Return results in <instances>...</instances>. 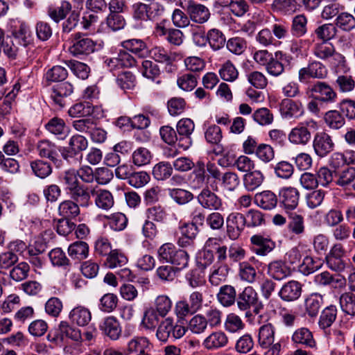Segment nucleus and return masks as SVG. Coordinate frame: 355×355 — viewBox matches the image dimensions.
Returning <instances> with one entry per match:
<instances>
[{
    "mask_svg": "<svg viewBox=\"0 0 355 355\" xmlns=\"http://www.w3.org/2000/svg\"><path fill=\"white\" fill-rule=\"evenodd\" d=\"M94 202L96 207L102 210H110L114 204L112 194L107 190L94 191Z\"/></svg>",
    "mask_w": 355,
    "mask_h": 355,
    "instance_id": "32",
    "label": "nucleus"
},
{
    "mask_svg": "<svg viewBox=\"0 0 355 355\" xmlns=\"http://www.w3.org/2000/svg\"><path fill=\"white\" fill-rule=\"evenodd\" d=\"M317 122L311 119L299 123L288 135V141L295 145L306 146L311 140L312 132L318 129Z\"/></svg>",
    "mask_w": 355,
    "mask_h": 355,
    "instance_id": "3",
    "label": "nucleus"
},
{
    "mask_svg": "<svg viewBox=\"0 0 355 355\" xmlns=\"http://www.w3.org/2000/svg\"><path fill=\"white\" fill-rule=\"evenodd\" d=\"M102 332L112 340H117L121 334V328L119 321L114 316L105 318L99 324Z\"/></svg>",
    "mask_w": 355,
    "mask_h": 355,
    "instance_id": "23",
    "label": "nucleus"
},
{
    "mask_svg": "<svg viewBox=\"0 0 355 355\" xmlns=\"http://www.w3.org/2000/svg\"><path fill=\"white\" fill-rule=\"evenodd\" d=\"M159 323V315L156 311L150 307L144 312L141 325L146 329L154 330Z\"/></svg>",
    "mask_w": 355,
    "mask_h": 355,
    "instance_id": "47",
    "label": "nucleus"
},
{
    "mask_svg": "<svg viewBox=\"0 0 355 355\" xmlns=\"http://www.w3.org/2000/svg\"><path fill=\"white\" fill-rule=\"evenodd\" d=\"M239 275L242 281L249 284L255 282L257 277L256 269L248 261H243L239 263Z\"/></svg>",
    "mask_w": 355,
    "mask_h": 355,
    "instance_id": "43",
    "label": "nucleus"
},
{
    "mask_svg": "<svg viewBox=\"0 0 355 355\" xmlns=\"http://www.w3.org/2000/svg\"><path fill=\"white\" fill-rule=\"evenodd\" d=\"M94 107L88 102L78 103L71 106L68 113L71 117H83L93 114Z\"/></svg>",
    "mask_w": 355,
    "mask_h": 355,
    "instance_id": "50",
    "label": "nucleus"
},
{
    "mask_svg": "<svg viewBox=\"0 0 355 355\" xmlns=\"http://www.w3.org/2000/svg\"><path fill=\"white\" fill-rule=\"evenodd\" d=\"M272 6L284 15H292L297 10L296 0H274Z\"/></svg>",
    "mask_w": 355,
    "mask_h": 355,
    "instance_id": "54",
    "label": "nucleus"
},
{
    "mask_svg": "<svg viewBox=\"0 0 355 355\" xmlns=\"http://www.w3.org/2000/svg\"><path fill=\"white\" fill-rule=\"evenodd\" d=\"M279 110L282 116L286 119H297L304 114L302 103L289 98H284L282 101Z\"/></svg>",
    "mask_w": 355,
    "mask_h": 355,
    "instance_id": "12",
    "label": "nucleus"
},
{
    "mask_svg": "<svg viewBox=\"0 0 355 355\" xmlns=\"http://www.w3.org/2000/svg\"><path fill=\"white\" fill-rule=\"evenodd\" d=\"M302 294L301 284L295 280L285 283L278 293L279 297L284 302H293L297 300Z\"/></svg>",
    "mask_w": 355,
    "mask_h": 355,
    "instance_id": "20",
    "label": "nucleus"
},
{
    "mask_svg": "<svg viewBox=\"0 0 355 355\" xmlns=\"http://www.w3.org/2000/svg\"><path fill=\"white\" fill-rule=\"evenodd\" d=\"M148 346V340L147 338L144 337L132 338L128 343L125 354L128 355L133 353L136 355H148L145 351Z\"/></svg>",
    "mask_w": 355,
    "mask_h": 355,
    "instance_id": "34",
    "label": "nucleus"
},
{
    "mask_svg": "<svg viewBox=\"0 0 355 355\" xmlns=\"http://www.w3.org/2000/svg\"><path fill=\"white\" fill-rule=\"evenodd\" d=\"M33 173L40 178H45L52 172L51 164L45 161L37 159L31 162Z\"/></svg>",
    "mask_w": 355,
    "mask_h": 355,
    "instance_id": "52",
    "label": "nucleus"
},
{
    "mask_svg": "<svg viewBox=\"0 0 355 355\" xmlns=\"http://www.w3.org/2000/svg\"><path fill=\"white\" fill-rule=\"evenodd\" d=\"M168 195L176 203L179 205H185L193 198L192 193L182 189H169Z\"/></svg>",
    "mask_w": 355,
    "mask_h": 355,
    "instance_id": "59",
    "label": "nucleus"
},
{
    "mask_svg": "<svg viewBox=\"0 0 355 355\" xmlns=\"http://www.w3.org/2000/svg\"><path fill=\"white\" fill-rule=\"evenodd\" d=\"M58 212L64 218H73L79 215L80 206L71 200H66L59 205Z\"/></svg>",
    "mask_w": 355,
    "mask_h": 355,
    "instance_id": "36",
    "label": "nucleus"
},
{
    "mask_svg": "<svg viewBox=\"0 0 355 355\" xmlns=\"http://www.w3.org/2000/svg\"><path fill=\"white\" fill-rule=\"evenodd\" d=\"M71 200L76 202L80 207H87L91 205V194L94 193V189L83 184L67 193Z\"/></svg>",
    "mask_w": 355,
    "mask_h": 355,
    "instance_id": "19",
    "label": "nucleus"
},
{
    "mask_svg": "<svg viewBox=\"0 0 355 355\" xmlns=\"http://www.w3.org/2000/svg\"><path fill=\"white\" fill-rule=\"evenodd\" d=\"M307 92L319 94L320 100L323 102H334L337 97L336 92L325 82L318 81L310 85L307 88Z\"/></svg>",
    "mask_w": 355,
    "mask_h": 355,
    "instance_id": "16",
    "label": "nucleus"
},
{
    "mask_svg": "<svg viewBox=\"0 0 355 355\" xmlns=\"http://www.w3.org/2000/svg\"><path fill=\"white\" fill-rule=\"evenodd\" d=\"M291 56L282 51H277L272 60L265 67L268 74L274 77L281 76L284 71V66L282 62H289Z\"/></svg>",
    "mask_w": 355,
    "mask_h": 355,
    "instance_id": "14",
    "label": "nucleus"
},
{
    "mask_svg": "<svg viewBox=\"0 0 355 355\" xmlns=\"http://www.w3.org/2000/svg\"><path fill=\"white\" fill-rule=\"evenodd\" d=\"M334 25L344 31H351L355 28V17L352 14L342 10L335 19Z\"/></svg>",
    "mask_w": 355,
    "mask_h": 355,
    "instance_id": "40",
    "label": "nucleus"
},
{
    "mask_svg": "<svg viewBox=\"0 0 355 355\" xmlns=\"http://www.w3.org/2000/svg\"><path fill=\"white\" fill-rule=\"evenodd\" d=\"M221 186L225 189L232 191L239 185L240 179L239 175L232 171L224 173L220 179Z\"/></svg>",
    "mask_w": 355,
    "mask_h": 355,
    "instance_id": "56",
    "label": "nucleus"
},
{
    "mask_svg": "<svg viewBox=\"0 0 355 355\" xmlns=\"http://www.w3.org/2000/svg\"><path fill=\"white\" fill-rule=\"evenodd\" d=\"M207 42L214 51H217L224 46L226 38L220 31L212 28L207 32Z\"/></svg>",
    "mask_w": 355,
    "mask_h": 355,
    "instance_id": "45",
    "label": "nucleus"
},
{
    "mask_svg": "<svg viewBox=\"0 0 355 355\" xmlns=\"http://www.w3.org/2000/svg\"><path fill=\"white\" fill-rule=\"evenodd\" d=\"M313 54L320 60H328L333 59L337 63L345 62V57L336 51L334 46L327 42H320L314 44Z\"/></svg>",
    "mask_w": 355,
    "mask_h": 355,
    "instance_id": "9",
    "label": "nucleus"
},
{
    "mask_svg": "<svg viewBox=\"0 0 355 355\" xmlns=\"http://www.w3.org/2000/svg\"><path fill=\"white\" fill-rule=\"evenodd\" d=\"M71 44L69 51L74 56L87 55L96 49V42L80 32L71 35Z\"/></svg>",
    "mask_w": 355,
    "mask_h": 355,
    "instance_id": "5",
    "label": "nucleus"
},
{
    "mask_svg": "<svg viewBox=\"0 0 355 355\" xmlns=\"http://www.w3.org/2000/svg\"><path fill=\"white\" fill-rule=\"evenodd\" d=\"M218 301L224 306L233 304L236 300L235 288L230 285H225L220 287L217 295Z\"/></svg>",
    "mask_w": 355,
    "mask_h": 355,
    "instance_id": "44",
    "label": "nucleus"
},
{
    "mask_svg": "<svg viewBox=\"0 0 355 355\" xmlns=\"http://www.w3.org/2000/svg\"><path fill=\"white\" fill-rule=\"evenodd\" d=\"M245 217L239 212H233L226 219V234L228 238L235 241L239 238L246 225Z\"/></svg>",
    "mask_w": 355,
    "mask_h": 355,
    "instance_id": "7",
    "label": "nucleus"
},
{
    "mask_svg": "<svg viewBox=\"0 0 355 355\" xmlns=\"http://www.w3.org/2000/svg\"><path fill=\"white\" fill-rule=\"evenodd\" d=\"M150 55L156 62L164 63L167 65L171 64L175 60V55L169 53L163 47L155 46L150 51Z\"/></svg>",
    "mask_w": 355,
    "mask_h": 355,
    "instance_id": "42",
    "label": "nucleus"
},
{
    "mask_svg": "<svg viewBox=\"0 0 355 355\" xmlns=\"http://www.w3.org/2000/svg\"><path fill=\"white\" fill-rule=\"evenodd\" d=\"M337 315V309L334 305L326 307L321 313L319 325L322 329L329 327L335 321Z\"/></svg>",
    "mask_w": 355,
    "mask_h": 355,
    "instance_id": "49",
    "label": "nucleus"
},
{
    "mask_svg": "<svg viewBox=\"0 0 355 355\" xmlns=\"http://www.w3.org/2000/svg\"><path fill=\"white\" fill-rule=\"evenodd\" d=\"M291 341L295 345H302L311 349L315 348L317 345L313 333L306 327L295 329L291 336Z\"/></svg>",
    "mask_w": 355,
    "mask_h": 355,
    "instance_id": "18",
    "label": "nucleus"
},
{
    "mask_svg": "<svg viewBox=\"0 0 355 355\" xmlns=\"http://www.w3.org/2000/svg\"><path fill=\"white\" fill-rule=\"evenodd\" d=\"M229 339L223 331H215L207 336L202 342V346L207 350H216L225 347Z\"/></svg>",
    "mask_w": 355,
    "mask_h": 355,
    "instance_id": "21",
    "label": "nucleus"
},
{
    "mask_svg": "<svg viewBox=\"0 0 355 355\" xmlns=\"http://www.w3.org/2000/svg\"><path fill=\"white\" fill-rule=\"evenodd\" d=\"M238 308L241 311H246L254 308V312L259 313L263 306L259 301L258 294L252 286H248L244 288L243 291L239 294L236 299Z\"/></svg>",
    "mask_w": 355,
    "mask_h": 355,
    "instance_id": "6",
    "label": "nucleus"
},
{
    "mask_svg": "<svg viewBox=\"0 0 355 355\" xmlns=\"http://www.w3.org/2000/svg\"><path fill=\"white\" fill-rule=\"evenodd\" d=\"M275 328L270 324L260 327L258 334V343L263 349H267L275 344Z\"/></svg>",
    "mask_w": 355,
    "mask_h": 355,
    "instance_id": "26",
    "label": "nucleus"
},
{
    "mask_svg": "<svg viewBox=\"0 0 355 355\" xmlns=\"http://www.w3.org/2000/svg\"><path fill=\"white\" fill-rule=\"evenodd\" d=\"M195 129V123L189 118L180 119L176 125V131L179 136V147L187 150L192 145L191 135Z\"/></svg>",
    "mask_w": 355,
    "mask_h": 355,
    "instance_id": "8",
    "label": "nucleus"
},
{
    "mask_svg": "<svg viewBox=\"0 0 355 355\" xmlns=\"http://www.w3.org/2000/svg\"><path fill=\"white\" fill-rule=\"evenodd\" d=\"M324 121L329 128L334 130L340 129L345 123L344 117L337 110H330L326 112Z\"/></svg>",
    "mask_w": 355,
    "mask_h": 355,
    "instance_id": "48",
    "label": "nucleus"
},
{
    "mask_svg": "<svg viewBox=\"0 0 355 355\" xmlns=\"http://www.w3.org/2000/svg\"><path fill=\"white\" fill-rule=\"evenodd\" d=\"M173 171V168L168 162H159L153 168V175L158 180H164L168 178Z\"/></svg>",
    "mask_w": 355,
    "mask_h": 355,
    "instance_id": "61",
    "label": "nucleus"
},
{
    "mask_svg": "<svg viewBox=\"0 0 355 355\" xmlns=\"http://www.w3.org/2000/svg\"><path fill=\"white\" fill-rule=\"evenodd\" d=\"M306 254L304 246L298 245L289 250L284 256V262L291 265L298 264Z\"/></svg>",
    "mask_w": 355,
    "mask_h": 355,
    "instance_id": "58",
    "label": "nucleus"
},
{
    "mask_svg": "<svg viewBox=\"0 0 355 355\" xmlns=\"http://www.w3.org/2000/svg\"><path fill=\"white\" fill-rule=\"evenodd\" d=\"M68 254L73 259H85L89 254V246L84 241L74 242L69 246Z\"/></svg>",
    "mask_w": 355,
    "mask_h": 355,
    "instance_id": "38",
    "label": "nucleus"
},
{
    "mask_svg": "<svg viewBox=\"0 0 355 355\" xmlns=\"http://www.w3.org/2000/svg\"><path fill=\"white\" fill-rule=\"evenodd\" d=\"M152 158L151 153L148 149L139 147L132 154V163L137 166H143L148 164Z\"/></svg>",
    "mask_w": 355,
    "mask_h": 355,
    "instance_id": "51",
    "label": "nucleus"
},
{
    "mask_svg": "<svg viewBox=\"0 0 355 355\" xmlns=\"http://www.w3.org/2000/svg\"><path fill=\"white\" fill-rule=\"evenodd\" d=\"M192 174V184L195 188H202L207 185L210 178L220 180L221 178L219 168L211 162L206 164L202 162H198Z\"/></svg>",
    "mask_w": 355,
    "mask_h": 355,
    "instance_id": "2",
    "label": "nucleus"
},
{
    "mask_svg": "<svg viewBox=\"0 0 355 355\" xmlns=\"http://www.w3.org/2000/svg\"><path fill=\"white\" fill-rule=\"evenodd\" d=\"M128 259L119 250H113L107 257L105 265L109 268L121 267L126 264Z\"/></svg>",
    "mask_w": 355,
    "mask_h": 355,
    "instance_id": "46",
    "label": "nucleus"
},
{
    "mask_svg": "<svg viewBox=\"0 0 355 355\" xmlns=\"http://www.w3.org/2000/svg\"><path fill=\"white\" fill-rule=\"evenodd\" d=\"M69 318L73 324L85 327L92 320V313L87 308L77 306L71 310L69 313Z\"/></svg>",
    "mask_w": 355,
    "mask_h": 355,
    "instance_id": "24",
    "label": "nucleus"
},
{
    "mask_svg": "<svg viewBox=\"0 0 355 355\" xmlns=\"http://www.w3.org/2000/svg\"><path fill=\"white\" fill-rule=\"evenodd\" d=\"M250 241L254 246L253 252L259 256L267 255L275 248V243L270 239L261 234L252 236Z\"/></svg>",
    "mask_w": 355,
    "mask_h": 355,
    "instance_id": "22",
    "label": "nucleus"
},
{
    "mask_svg": "<svg viewBox=\"0 0 355 355\" xmlns=\"http://www.w3.org/2000/svg\"><path fill=\"white\" fill-rule=\"evenodd\" d=\"M187 331V329L179 324L175 322L172 318H166L163 320L158 325L156 331L157 338L163 343H166L169 338H181Z\"/></svg>",
    "mask_w": 355,
    "mask_h": 355,
    "instance_id": "4",
    "label": "nucleus"
},
{
    "mask_svg": "<svg viewBox=\"0 0 355 355\" xmlns=\"http://www.w3.org/2000/svg\"><path fill=\"white\" fill-rule=\"evenodd\" d=\"M313 147L318 156L324 157L333 151L335 144L331 136L325 132H320L314 136Z\"/></svg>",
    "mask_w": 355,
    "mask_h": 355,
    "instance_id": "10",
    "label": "nucleus"
},
{
    "mask_svg": "<svg viewBox=\"0 0 355 355\" xmlns=\"http://www.w3.org/2000/svg\"><path fill=\"white\" fill-rule=\"evenodd\" d=\"M12 34L22 46H27L33 40L30 26L25 22H21L19 26H16Z\"/></svg>",
    "mask_w": 355,
    "mask_h": 355,
    "instance_id": "30",
    "label": "nucleus"
},
{
    "mask_svg": "<svg viewBox=\"0 0 355 355\" xmlns=\"http://www.w3.org/2000/svg\"><path fill=\"white\" fill-rule=\"evenodd\" d=\"M290 268L284 261L276 260L271 261L268 265L267 274L271 278L281 281L291 275Z\"/></svg>",
    "mask_w": 355,
    "mask_h": 355,
    "instance_id": "25",
    "label": "nucleus"
},
{
    "mask_svg": "<svg viewBox=\"0 0 355 355\" xmlns=\"http://www.w3.org/2000/svg\"><path fill=\"white\" fill-rule=\"evenodd\" d=\"M340 305L343 312L348 315H355V295L345 293L340 297Z\"/></svg>",
    "mask_w": 355,
    "mask_h": 355,
    "instance_id": "62",
    "label": "nucleus"
},
{
    "mask_svg": "<svg viewBox=\"0 0 355 355\" xmlns=\"http://www.w3.org/2000/svg\"><path fill=\"white\" fill-rule=\"evenodd\" d=\"M207 326L205 317L198 314L189 320L188 328L193 334H199L203 333L207 329Z\"/></svg>",
    "mask_w": 355,
    "mask_h": 355,
    "instance_id": "63",
    "label": "nucleus"
},
{
    "mask_svg": "<svg viewBox=\"0 0 355 355\" xmlns=\"http://www.w3.org/2000/svg\"><path fill=\"white\" fill-rule=\"evenodd\" d=\"M265 177L259 170H254L243 176V185L248 191H254L263 182Z\"/></svg>",
    "mask_w": 355,
    "mask_h": 355,
    "instance_id": "31",
    "label": "nucleus"
},
{
    "mask_svg": "<svg viewBox=\"0 0 355 355\" xmlns=\"http://www.w3.org/2000/svg\"><path fill=\"white\" fill-rule=\"evenodd\" d=\"M197 200L204 209L217 211L222 208L221 198L207 187L202 189L197 196Z\"/></svg>",
    "mask_w": 355,
    "mask_h": 355,
    "instance_id": "11",
    "label": "nucleus"
},
{
    "mask_svg": "<svg viewBox=\"0 0 355 355\" xmlns=\"http://www.w3.org/2000/svg\"><path fill=\"white\" fill-rule=\"evenodd\" d=\"M187 11L190 19L198 24H204L210 17L209 10L204 5L189 1L187 3Z\"/></svg>",
    "mask_w": 355,
    "mask_h": 355,
    "instance_id": "17",
    "label": "nucleus"
},
{
    "mask_svg": "<svg viewBox=\"0 0 355 355\" xmlns=\"http://www.w3.org/2000/svg\"><path fill=\"white\" fill-rule=\"evenodd\" d=\"M337 28L333 24H324L319 26L314 31V33L318 39L321 42H329L331 40L334 38L337 34Z\"/></svg>",
    "mask_w": 355,
    "mask_h": 355,
    "instance_id": "41",
    "label": "nucleus"
},
{
    "mask_svg": "<svg viewBox=\"0 0 355 355\" xmlns=\"http://www.w3.org/2000/svg\"><path fill=\"white\" fill-rule=\"evenodd\" d=\"M157 252L161 259L171 263L177 271L184 269L189 265L188 253L183 250L177 249L173 243L163 244L159 247Z\"/></svg>",
    "mask_w": 355,
    "mask_h": 355,
    "instance_id": "1",
    "label": "nucleus"
},
{
    "mask_svg": "<svg viewBox=\"0 0 355 355\" xmlns=\"http://www.w3.org/2000/svg\"><path fill=\"white\" fill-rule=\"evenodd\" d=\"M227 275V266L221 263H216L210 269L209 282L211 285L217 286L225 280Z\"/></svg>",
    "mask_w": 355,
    "mask_h": 355,
    "instance_id": "39",
    "label": "nucleus"
},
{
    "mask_svg": "<svg viewBox=\"0 0 355 355\" xmlns=\"http://www.w3.org/2000/svg\"><path fill=\"white\" fill-rule=\"evenodd\" d=\"M49 257L53 266H69L70 261L67 257L65 253L60 248L51 250L49 253Z\"/></svg>",
    "mask_w": 355,
    "mask_h": 355,
    "instance_id": "60",
    "label": "nucleus"
},
{
    "mask_svg": "<svg viewBox=\"0 0 355 355\" xmlns=\"http://www.w3.org/2000/svg\"><path fill=\"white\" fill-rule=\"evenodd\" d=\"M73 92V86L69 82L58 84L52 88L51 98L60 108L66 105V98Z\"/></svg>",
    "mask_w": 355,
    "mask_h": 355,
    "instance_id": "15",
    "label": "nucleus"
},
{
    "mask_svg": "<svg viewBox=\"0 0 355 355\" xmlns=\"http://www.w3.org/2000/svg\"><path fill=\"white\" fill-rule=\"evenodd\" d=\"M254 201L258 207L265 210H271L277 206L278 200L271 191H263L254 196Z\"/></svg>",
    "mask_w": 355,
    "mask_h": 355,
    "instance_id": "27",
    "label": "nucleus"
},
{
    "mask_svg": "<svg viewBox=\"0 0 355 355\" xmlns=\"http://www.w3.org/2000/svg\"><path fill=\"white\" fill-rule=\"evenodd\" d=\"M335 85L342 93H348L352 92L355 88V80L350 75L338 76Z\"/></svg>",
    "mask_w": 355,
    "mask_h": 355,
    "instance_id": "55",
    "label": "nucleus"
},
{
    "mask_svg": "<svg viewBox=\"0 0 355 355\" xmlns=\"http://www.w3.org/2000/svg\"><path fill=\"white\" fill-rule=\"evenodd\" d=\"M153 309L159 316L164 318L171 310L172 302L167 295H161L156 297Z\"/></svg>",
    "mask_w": 355,
    "mask_h": 355,
    "instance_id": "53",
    "label": "nucleus"
},
{
    "mask_svg": "<svg viewBox=\"0 0 355 355\" xmlns=\"http://www.w3.org/2000/svg\"><path fill=\"white\" fill-rule=\"evenodd\" d=\"M288 218V229L289 232L297 237H301L305 232L304 218L296 213H291Z\"/></svg>",
    "mask_w": 355,
    "mask_h": 355,
    "instance_id": "35",
    "label": "nucleus"
},
{
    "mask_svg": "<svg viewBox=\"0 0 355 355\" xmlns=\"http://www.w3.org/2000/svg\"><path fill=\"white\" fill-rule=\"evenodd\" d=\"M71 10V3L67 1H62L60 3L56 6L49 8L48 15L55 22L58 23L64 19Z\"/></svg>",
    "mask_w": 355,
    "mask_h": 355,
    "instance_id": "33",
    "label": "nucleus"
},
{
    "mask_svg": "<svg viewBox=\"0 0 355 355\" xmlns=\"http://www.w3.org/2000/svg\"><path fill=\"white\" fill-rule=\"evenodd\" d=\"M122 46L139 57L145 56L147 53V47L145 42L139 39H130L123 41L121 43Z\"/></svg>",
    "mask_w": 355,
    "mask_h": 355,
    "instance_id": "37",
    "label": "nucleus"
},
{
    "mask_svg": "<svg viewBox=\"0 0 355 355\" xmlns=\"http://www.w3.org/2000/svg\"><path fill=\"white\" fill-rule=\"evenodd\" d=\"M322 266L320 260H314L311 257L304 255L302 263L299 266V270L304 275H308L319 270Z\"/></svg>",
    "mask_w": 355,
    "mask_h": 355,
    "instance_id": "57",
    "label": "nucleus"
},
{
    "mask_svg": "<svg viewBox=\"0 0 355 355\" xmlns=\"http://www.w3.org/2000/svg\"><path fill=\"white\" fill-rule=\"evenodd\" d=\"M37 150L42 157H46L51 159L55 164L58 162V147L53 143L48 140H42L38 142Z\"/></svg>",
    "mask_w": 355,
    "mask_h": 355,
    "instance_id": "28",
    "label": "nucleus"
},
{
    "mask_svg": "<svg viewBox=\"0 0 355 355\" xmlns=\"http://www.w3.org/2000/svg\"><path fill=\"white\" fill-rule=\"evenodd\" d=\"M323 304V297L320 294L312 293L304 300L305 313L310 318H315Z\"/></svg>",
    "mask_w": 355,
    "mask_h": 355,
    "instance_id": "29",
    "label": "nucleus"
},
{
    "mask_svg": "<svg viewBox=\"0 0 355 355\" xmlns=\"http://www.w3.org/2000/svg\"><path fill=\"white\" fill-rule=\"evenodd\" d=\"M67 76L68 72L64 67L56 65L46 71L45 77L48 81L60 82L65 80Z\"/></svg>",
    "mask_w": 355,
    "mask_h": 355,
    "instance_id": "64",
    "label": "nucleus"
},
{
    "mask_svg": "<svg viewBox=\"0 0 355 355\" xmlns=\"http://www.w3.org/2000/svg\"><path fill=\"white\" fill-rule=\"evenodd\" d=\"M279 202L282 207L286 210H293L298 205L300 193L294 187H284L279 191Z\"/></svg>",
    "mask_w": 355,
    "mask_h": 355,
    "instance_id": "13",
    "label": "nucleus"
}]
</instances>
